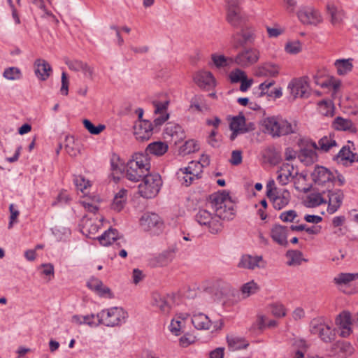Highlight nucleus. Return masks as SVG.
<instances>
[{
  "label": "nucleus",
  "mask_w": 358,
  "mask_h": 358,
  "mask_svg": "<svg viewBox=\"0 0 358 358\" xmlns=\"http://www.w3.org/2000/svg\"><path fill=\"white\" fill-rule=\"evenodd\" d=\"M264 124L266 133L273 138L296 134L299 131V126L296 120H288L278 116L266 117Z\"/></svg>",
  "instance_id": "f257e3e1"
},
{
  "label": "nucleus",
  "mask_w": 358,
  "mask_h": 358,
  "mask_svg": "<svg viewBox=\"0 0 358 358\" xmlns=\"http://www.w3.org/2000/svg\"><path fill=\"white\" fill-rule=\"evenodd\" d=\"M207 207L210 208L216 217L221 220H232L235 215L234 203L229 192L222 191L210 196V201Z\"/></svg>",
  "instance_id": "f03ea898"
},
{
  "label": "nucleus",
  "mask_w": 358,
  "mask_h": 358,
  "mask_svg": "<svg viewBox=\"0 0 358 358\" xmlns=\"http://www.w3.org/2000/svg\"><path fill=\"white\" fill-rule=\"evenodd\" d=\"M150 169L148 156L143 153H135L125 166V176L132 182H138L149 173Z\"/></svg>",
  "instance_id": "7ed1b4c3"
},
{
  "label": "nucleus",
  "mask_w": 358,
  "mask_h": 358,
  "mask_svg": "<svg viewBox=\"0 0 358 358\" xmlns=\"http://www.w3.org/2000/svg\"><path fill=\"white\" fill-rule=\"evenodd\" d=\"M143 181L138 185V192L141 196L146 199L155 197L162 185L161 176L158 173L149 174L143 177Z\"/></svg>",
  "instance_id": "20e7f679"
},
{
  "label": "nucleus",
  "mask_w": 358,
  "mask_h": 358,
  "mask_svg": "<svg viewBox=\"0 0 358 358\" xmlns=\"http://www.w3.org/2000/svg\"><path fill=\"white\" fill-rule=\"evenodd\" d=\"M127 313L120 307H113L103 310L96 314L99 323L107 327H115L124 323Z\"/></svg>",
  "instance_id": "39448f33"
},
{
  "label": "nucleus",
  "mask_w": 358,
  "mask_h": 358,
  "mask_svg": "<svg viewBox=\"0 0 358 358\" xmlns=\"http://www.w3.org/2000/svg\"><path fill=\"white\" fill-rule=\"evenodd\" d=\"M310 332L317 335L322 341L329 343L334 338V334L331 330V322L324 317H317L311 320L309 325Z\"/></svg>",
  "instance_id": "423d86ee"
},
{
  "label": "nucleus",
  "mask_w": 358,
  "mask_h": 358,
  "mask_svg": "<svg viewBox=\"0 0 358 358\" xmlns=\"http://www.w3.org/2000/svg\"><path fill=\"white\" fill-rule=\"evenodd\" d=\"M195 217L201 226L204 227L213 234L219 233L222 229V222L219 220V217H216L212 210L200 209Z\"/></svg>",
  "instance_id": "0eeeda50"
},
{
  "label": "nucleus",
  "mask_w": 358,
  "mask_h": 358,
  "mask_svg": "<svg viewBox=\"0 0 358 358\" xmlns=\"http://www.w3.org/2000/svg\"><path fill=\"white\" fill-rule=\"evenodd\" d=\"M243 0H226L227 21L234 27H238L245 22L241 5Z\"/></svg>",
  "instance_id": "6e6552de"
},
{
  "label": "nucleus",
  "mask_w": 358,
  "mask_h": 358,
  "mask_svg": "<svg viewBox=\"0 0 358 358\" xmlns=\"http://www.w3.org/2000/svg\"><path fill=\"white\" fill-rule=\"evenodd\" d=\"M140 224L145 231L159 234L163 228V221L154 213H145L140 219Z\"/></svg>",
  "instance_id": "1a4fd4ad"
},
{
  "label": "nucleus",
  "mask_w": 358,
  "mask_h": 358,
  "mask_svg": "<svg viewBox=\"0 0 358 358\" xmlns=\"http://www.w3.org/2000/svg\"><path fill=\"white\" fill-rule=\"evenodd\" d=\"M259 51L256 48H248L241 51L234 59V63L241 67H248L259 60Z\"/></svg>",
  "instance_id": "9d476101"
},
{
  "label": "nucleus",
  "mask_w": 358,
  "mask_h": 358,
  "mask_svg": "<svg viewBox=\"0 0 358 358\" xmlns=\"http://www.w3.org/2000/svg\"><path fill=\"white\" fill-rule=\"evenodd\" d=\"M101 245L108 246L114 244L115 247H125L127 245V240L120 236L118 231L113 228H109L101 236L98 237Z\"/></svg>",
  "instance_id": "9b49d317"
},
{
  "label": "nucleus",
  "mask_w": 358,
  "mask_h": 358,
  "mask_svg": "<svg viewBox=\"0 0 358 358\" xmlns=\"http://www.w3.org/2000/svg\"><path fill=\"white\" fill-rule=\"evenodd\" d=\"M299 20L304 24L317 25L322 22L320 11L313 7H305L297 13Z\"/></svg>",
  "instance_id": "f8f14e48"
},
{
  "label": "nucleus",
  "mask_w": 358,
  "mask_h": 358,
  "mask_svg": "<svg viewBox=\"0 0 358 358\" xmlns=\"http://www.w3.org/2000/svg\"><path fill=\"white\" fill-rule=\"evenodd\" d=\"M323 194H327L328 203L327 211L329 214L335 213L342 206L344 199V193L342 189H329L327 192H323Z\"/></svg>",
  "instance_id": "ddd939ff"
},
{
  "label": "nucleus",
  "mask_w": 358,
  "mask_h": 358,
  "mask_svg": "<svg viewBox=\"0 0 358 358\" xmlns=\"http://www.w3.org/2000/svg\"><path fill=\"white\" fill-rule=\"evenodd\" d=\"M308 85L306 78L293 79L288 85V90L293 99L306 97Z\"/></svg>",
  "instance_id": "4468645a"
},
{
  "label": "nucleus",
  "mask_w": 358,
  "mask_h": 358,
  "mask_svg": "<svg viewBox=\"0 0 358 358\" xmlns=\"http://www.w3.org/2000/svg\"><path fill=\"white\" fill-rule=\"evenodd\" d=\"M266 264L262 256L245 255L241 257L238 266L241 268L254 270L257 268H264Z\"/></svg>",
  "instance_id": "2eb2a0df"
},
{
  "label": "nucleus",
  "mask_w": 358,
  "mask_h": 358,
  "mask_svg": "<svg viewBox=\"0 0 358 358\" xmlns=\"http://www.w3.org/2000/svg\"><path fill=\"white\" fill-rule=\"evenodd\" d=\"M255 38V31L252 28L243 29L232 36L231 42L236 48L253 43Z\"/></svg>",
  "instance_id": "dca6fc26"
},
{
  "label": "nucleus",
  "mask_w": 358,
  "mask_h": 358,
  "mask_svg": "<svg viewBox=\"0 0 358 358\" xmlns=\"http://www.w3.org/2000/svg\"><path fill=\"white\" fill-rule=\"evenodd\" d=\"M311 176L315 183L319 185L331 183L335 180L334 173L323 166L316 167L312 173Z\"/></svg>",
  "instance_id": "f3484780"
},
{
  "label": "nucleus",
  "mask_w": 358,
  "mask_h": 358,
  "mask_svg": "<svg viewBox=\"0 0 358 358\" xmlns=\"http://www.w3.org/2000/svg\"><path fill=\"white\" fill-rule=\"evenodd\" d=\"M134 134L137 140L141 141L148 140L152 134L151 122L147 120L136 121L134 126Z\"/></svg>",
  "instance_id": "a211bd4d"
},
{
  "label": "nucleus",
  "mask_w": 358,
  "mask_h": 358,
  "mask_svg": "<svg viewBox=\"0 0 358 358\" xmlns=\"http://www.w3.org/2000/svg\"><path fill=\"white\" fill-rule=\"evenodd\" d=\"M326 10L330 17V22L334 27H340L343 24L345 12L341 8L332 2H328L326 5Z\"/></svg>",
  "instance_id": "6ab92c4d"
},
{
  "label": "nucleus",
  "mask_w": 358,
  "mask_h": 358,
  "mask_svg": "<svg viewBox=\"0 0 358 358\" xmlns=\"http://www.w3.org/2000/svg\"><path fill=\"white\" fill-rule=\"evenodd\" d=\"M34 73L38 80H46L52 73L50 64L43 59H37L34 64Z\"/></svg>",
  "instance_id": "aec40b11"
},
{
  "label": "nucleus",
  "mask_w": 358,
  "mask_h": 358,
  "mask_svg": "<svg viewBox=\"0 0 358 358\" xmlns=\"http://www.w3.org/2000/svg\"><path fill=\"white\" fill-rule=\"evenodd\" d=\"M194 83L201 88H210L215 85V80L210 71H199L194 76Z\"/></svg>",
  "instance_id": "412c9836"
},
{
  "label": "nucleus",
  "mask_w": 358,
  "mask_h": 358,
  "mask_svg": "<svg viewBox=\"0 0 358 358\" xmlns=\"http://www.w3.org/2000/svg\"><path fill=\"white\" fill-rule=\"evenodd\" d=\"M65 63L71 70L74 71H81L86 78H90V80L93 79L94 69L87 63L80 60L69 59H66Z\"/></svg>",
  "instance_id": "4be33fe9"
},
{
  "label": "nucleus",
  "mask_w": 358,
  "mask_h": 358,
  "mask_svg": "<svg viewBox=\"0 0 358 358\" xmlns=\"http://www.w3.org/2000/svg\"><path fill=\"white\" fill-rule=\"evenodd\" d=\"M287 231V227L275 224L271 229L270 236L275 243L282 246H287L288 244Z\"/></svg>",
  "instance_id": "5701e85b"
},
{
  "label": "nucleus",
  "mask_w": 358,
  "mask_h": 358,
  "mask_svg": "<svg viewBox=\"0 0 358 358\" xmlns=\"http://www.w3.org/2000/svg\"><path fill=\"white\" fill-rule=\"evenodd\" d=\"M169 103V101H165L164 102L157 101H153L155 113L156 115H158L154 120V123L156 126L162 125L169 119V115L166 113Z\"/></svg>",
  "instance_id": "b1692460"
},
{
  "label": "nucleus",
  "mask_w": 358,
  "mask_h": 358,
  "mask_svg": "<svg viewBox=\"0 0 358 358\" xmlns=\"http://www.w3.org/2000/svg\"><path fill=\"white\" fill-rule=\"evenodd\" d=\"M152 305L157 308L163 314H167L171 310V298L162 295L158 292H155L152 296Z\"/></svg>",
  "instance_id": "393cba45"
},
{
  "label": "nucleus",
  "mask_w": 358,
  "mask_h": 358,
  "mask_svg": "<svg viewBox=\"0 0 358 358\" xmlns=\"http://www.w3.org/2000/svg\"><path fill=\"white\" fill-rule=\"evenodd\" d=\"M279 70L277 64L266 62L257 68L255 75L259 77H276L279 74Z\"/></svg>",
  "instance_id": "a878e982"
},
{
  "label": "nucleus",
  "mask_w": 358,
  "mask_h": 358,
  "mask_svg": "<svg viewBox=\"0 0 358 358\" xmlns=\"http://www.w3.org/2000/svg\"><path fill=\"white\" fill-rule=\"evenodd\" d=\"M230 129L233 131L230 136L231 141L236 138L238 134L247 132L248 130L245 127V117L243 115H238L233 117L230 123Z\"/></svg>",
  "instance_id": "bb28decb"
},
{
  "label": "nucleus",
  "mask_w": 358,
  "mask_h": 358,
  "mask_svg": "<svg viewBox=\"0 0 358 358\" xmlns=\"http://www.w3.org/2000/svg\"><path fill=\"white\" fill-rule=\"evenodd\" d=\"M310 145L313 148L320 150L325 152H329L333 147L337 146L336 141L331 135L323 136L318 141V144L311 141Z\"/></svg>",
  "instance_id": "cd10ccee"
},
{
  "label": "nucleus",
  "mask_w": 358,
  "mask_h": 358,
  "mask_svg": "<svg viewBox=\"0 0 358 358\" xmlns=\"http://www.w3.org/2000/svg\"><path fill=\"white\" fill-rule=\"evenodd\" d=\"M294 171V166L289 164H283L278 171L277 180L282 185H285L288 183L289 180L292 178Z\"/></svg>",
  "instance_id": "c85d7f7f"
},
{
  "label": "nucleus",
  "mask_w": 358,
  "mask_h": 358,
  "mask_svg": "<svg viewBox=\"0 0 358 358\" xmlns=\"http://www.w3.org/2000/svg\"><path fill=\"white\" fill-rule=\"evenodd\" d=\"M332 349L336 354L342 358H346L354 352L352 345L350 343L345 341L336 342L333 345Z\"/></svg>",
  "instance_id": "c756f323"
},
{
  "label": "nucleus",
  "mask_w": 358,
  "mask_h": 358,
  "mask_svg": "<svg viewBox=\"0 0 358 358\" xmlns=\"http://www.w3.org/2000/svg\"><path fill=\"white\" fill-rule=\"evenodd\" d=\"M227 341L228 348L231 351L245 349L249 345L248 341L244 338L234 335L227 336Z\"/></svg>",
  "instance_id": "7c9ffc66"
},
{
  "label": "nucleus",
  "mask_w": 358,
  "mask_h": 358,
  "mask_svg": "<svg viewBox=\"0 0 358 358\" xmlns=\"http://www.w3.org/2000/svg\"><path fill=\"white\" fill-rule=\"evenodd\" d=\"M353 59H338L334 62V66L339 76H345L351 72L353 69Z\"/></svg>",
  "instance_id": "2f4dec72"
},
{
  "label": "nucleus",
  "mask_w": 358,
  "mask_h": 358,
  "mask_svg": "<svg viewBox=\"0 0 358 358\" xmlns=\"http://www.w3.org/2000/svg\"><path fill=\"white\" fill-rule=\"evenodd\" d=\"M192 322L197 329L208 330L212 326V322L208 317L203 313L194 315Z\"/></svg>",
  "instance_id": "473e14b6"
},
{
  "label": "nucleus",
  "mask_w": 358,
  "mask_h": 358,
  "mask_svg": "<svg viewBox=\"0 0 358 358\" xmlns=\"http://www.w3.org/2000/svg\"><path fill=\"white\" fill-rule=\"evenodd\" d=\"M273 201V207L275 209L280 210L285 206H286L289 202L290 194L289 192L287 190H284L282 193L278 194L277 192L270 198Z\"/></svg>",
  "instance_id": "72a5a7b5"
},
{
  "label": "nucleus",
  "mask_w": 358,
  "mask_h": 358,
  "mask_svg": "<svg viewBox=\"0 0 358 358\" xmlns=\"http://www.w3.org/2000/svg\"><path fill=\"white\" fill-rule=\"evenodd\" d=\"M304 202L306 206L308 208H314L321 204L327 203V201L322 193L311 192L307 195Z\"/></svg>",
  "instance_id": "f704fd0d"
},
{
  "label": "nucleus",
  "mask_w": 358,
  "mask_h": 358,
  "mask_svg": "<svg viewBox=\"0 0 358 358\" xmlns=\"http://www.w3.org/2000/svg\"><path fill=\"white\" fill-rule=\"evenodd\" d=\"M178 248L176 245L167 248L163 251L157 257V262L161 266H165L169 264L174 259Z\"/></svg>",
  "instance_id": "c9c22d12"
},
{
  "label": "nucleus",
  "mask_w": 358,
  "mask_h": 358,
  "mask_svg": "<svg viewBox=\"0 0 358 358\" xmlns=\"http://www.w3.org/2000/svg\"><path fill=\"white\" fill-rule=\"evenodd\" d=\"M286 257L287 259V264L289 266H299L303 262H307L299 250H288L286 252Z\"/></svg>",
  "instance_id": "e433bc0d"
},
{
  "label": "nucleus",
  "mask_w": 358,
  "mask_h": 358,
  "mask_svg": "<svg viewBox=\"0 0 358 358\" xmlns=\"http://www.w3.org/2000/svg\"><path fill=\"white\" fill-rule=\"evenodd\" d=\"M168 148V145L166 143L156 141L148 145L146 152L156 156H162L167 152Z\"/></svg>",
  "instance_id": "4c0bfd02"
},
{
  "label": "nucleus",
  "mask_w": 358,
  "mask_h": 358,
  "mask_svg": "<svg viewBox=\"0 0 358 358\" xmlns=\"http://www.w3.org/2000/svg\"><path fill=\"white\" fill-rule=\"evenodd\" d=\"M316 149L302 148L298 155L299 159L306 164H313L317 159Z\"/></svg>",
  "instance_id": "58836bf2"
},
{
  "label": "nucleus",
  "mask_w": 358,
  "mask_h": 358,
  "mask_svg": "<svg viewBox=\"0 0 358 358\" xmlns=\"http://www.w3.org/2000/svg\"><path fill=\"white\" fill-rule=\"evenodd\" d=\"M127 191L124 189H121L115 195L112 203V208L117 212L120 211L125 204L127 201Z\"/></svg>",
  "instance_id": "ea45409f"
},
{
  "label": "nucleus",
  "mask_w": 358,
  "mask_h": 358,
  "mask_svg": "<svg viewBox=\"0 0 358 358\" xmlns=\"http://www.w3.org/2000/svg\"><path fill=\"white\" fill-rule=\"evenodd\" d=\"M357 278L358 273H341L334 278V282L338 285H346Z\"/></svg>",
  "instance_id": "a19ab883"
},
{
  "label": "nucleus",
  "mask_w": 358,
  "mask_h": 358,
  "mask_svg": "<svg viewBox=\"0 0 358 358\" xmlns=\"http://www.w3.org/2000/svg\"><path fill=\"white\" fill-rule=\"evenodd\" d=\"M65 150L71 157H76L80 152L79 145L76 143L73 136L66 137Z\"/></svg>",
  "instance_id": "79ce46f5"
},
{
  "label": "nucleus",
  "mask_w": 358,
  "mask_h": 358,
  "mask_svg": "<svg viewBox=\"0 0 358 358\" xmlns=\"http://www.w3.org/2000/svg\"><path fill=\"white\" fill-rule=\"evenodd\" d=\"M318 110L324 116L332 117L334 114V106L331 101L323 100L320 101Z\"/></svg>",
  "instance_id": "37998d69"
},
{
  "label": "nucleus",
  "mask_w": 358,
  "mask_h": 358,
  "mask_svg": "<svg viewBox=\"0 0 358 358\" xmlns=\"http://www.w3.org/2000/svg\"><path fill=\"white\" fill-rule=\"evenodd\" d=\"M338 158L341 159V161H347L350 163L358 161V155L356 153H353L349 148L345 146L340 150L337 155Z\"/></svg>",
  "instance_id": "c03bdc74"
},
{
  "label": "nucleus",
  "mask_w": 358,
  "mask_h": 358,
  "mask_svg": "<svg viewBox=\"0 0 358 358\" xmlns=\"http://www.w3.org/2000/svg\"><path fill=\"white\" fill-rule=\"evenodd\" d=\"M259 289L258 285L253 280H251L242 285L241 291L243 296V298L249 297L250 296L255 294Z\"/></svg>",
  "instance_id": "a18cd8bd"
},
{
  "label": "nucleus",
  "mask_w": 358,
  "mask_h": 358,
  "mask_svg": "<svg viewBox=\"0 0 358 358\" xmlns=\"http://www.w3.org/2000/svg\"><path fill=\"white\" fill-rule=\"evenodd\" d=\"M334 126L335 129L338 130L343 131H353L354 126L352 122L348 120L341 117H336L334 121Z\"/></svg>",
  "instance_id": "49530a36"
},
{
  "label": "nucleus",
  "mask_w": 358,
  "mask_h": 358,
  "mask_svg": "<svg viewBox=\"0 0 358 358\" xmlns=\"http://www.w3.org/2000/svg\"><path fill=\"white\" fill-rule=\"evenodd\" d=\"M211 59L214 64L217 68L224 67L234 62V59L233 58L226 57L222 55H219L217 54H213L211 55Z\"/></svg>",
  "instance_id": "de8ad7c7"
},
{
  "label": "nucleus",
  "mask_w": 358,
  "mask_h": 358,
  "mask_svg": "<svg viewBox=\"0 0 358 358\" xmlns=\"http://www.w3.org/2000/svg\"><path fill=\"white\" fill-rule=\"evenodd\" d=\"M203 98L202 96L196 95L190 101L189 110L192 112H203V109H206L205 105L203 104Z\"/></svg>",
  "instance_id": "09e8293b"
},
{
  "label": "nucleus",
  "mask_w": 358,
  "mask_h": 358,
  "mask_svg": "<svg viewBox=\"0 0 358 358\" xmlns=\"http://www.w3.org/2000/svg\"><path fill=\"white\" fill-rule=\"evenodd\" d=\"M166 130L173 138L176 137V143L182 141L185 138V133L182 127L179 125L171 126L170 127H167Z\"/></svg>",
  "instance_id": "8fccbe9b"
},
{
  "label": "nucleus",
  "mask_w": 358,
  "mask_h": 358,
  "mask_svg": "<svg viewBox=\"0 0 358 358\" xmlns=\"http://www.w3.org/2000/svg\"><path fill=\"white\" fill-rule=\"evenodd\" d=\"M336 324L341 329L349 328L352 324L350 314L348 312H343L336 318Z\"/></svg>",
  "instance_id": "3c124183"
},
{
  "label": "nucleus",
  "mask_w": 358,
  "mask_h": 358,
  "mask_svg": "<svg viewBox=\"0 0 358 358\" xmlns=\"http://www.w3.org/2000/svg\"><path fill=\"white\" fill-rule=\"evenodd\" d=\"M3 76L7 80H15L20 79L22 74L18 68L10 67L5 69Z\"/></svg>",
  "instance_id": "603ef678"
},
{
  "label": "nucleus",
  "mask_w": 358,
  "mask_h": 358,
  "mask_svg": "<svg viewBox=\"0 0 358 358\" xmlns=\"http://www.w3.org/2000/svg\"><path fill=\"white\" fill-rule=\"evenodd\" d=\"M110 165L113 171L116 173H122L125 170V166L122 162L120 158L117 155H113L110 159Z\"/></svg>",
  "instance_id": "864d4df0"
},
{
  "label": "nucleus",
  "mask_w": 358,
  "mask_h": 358,
  "mask_svg": "<svg viewBox=\"0 0 358 358\" xmlns=\"http://www.w3.org/2000/svg\"><path fill=\"white\" fill-rule=\"evenodd\" d=\"M189 171H185V168L180 169L177 173L178 178H180L182 184H185L186 186L191 185L193 180L196 178L193 176V175L189 174Z\"/></svg>",
  "instance_id": "5fc2aeb1"
},
{
  "label": "nucleus",
  "mask_w": 358,
  "mask_h": 358,
  "mask_svg": "<svg viewBox=\"0 0 358 358\" xmlns=\"http://www.w3.org/2000/svg\"><path fill=\"white\" fill-rule=\"evenodd\" d=\"M185 171H189V174L195 176L196 178H199V175L202 172V165L200 162H191L187 167H185Z\"/></svg>",
  "instance_id": "6e6d98bb"
},
{
  "label": "nucleus",
  "mask_w": 358,
  "mask_h": 358,
  "mask_svg": "<svg viewBox=\"0 0 358 358\" xmlns=\"http://www.w3.org/2000/svg\"><path fill=\"white\" fill-rule=\"evenodd\" d=\"M83 124L86 129L88 131L94 135L99 134L101 131H103L105 129V125L99 124L98 126H94L89 120H84Z\"/></svg>",
  "instance_id": "4d7b16f0"
},
{
  "label": "nucleus",
  "mask_w": 358,
  "mask_h": 358,
  "mask_svg": "<svg viewBox=\"0 0 358 358\" xmlns=\"http://www.w3.org/2000/svg\"><path fill=\"white\" fill-rule=\"evenodd\" d=\"M280 219L285 222H299L297 213L294 210H286L280 213Z\"/></svg>",
  "instance_id": "13d9d810"
},
{
  "label": "nucleus",
  "mask_w": 358,
  "mask_h": 358,
  "mask_svg": "<svg viewBox=\"0 0 358 358\" xmlns=\"http://www.w3.org/2000/svg\"><path fill=\"white\" fill-rule=\"evenodd\" d=\"M269 308L271 314L275 317H281L286 315V309L282 304L273 303Z\"/></svg>",
  "instance_id": "bf43d9fd"
},
{
  "label": "nucleus",
  "mask_w": 358,
  "mask_h": 358,
  "mask_svg": "<svg viewBox=\"0 0 358 358\" xmlns=\"http://www.w3.org/2000/svg\"><path fill=\"white\" fill-rule=\"evenodd\" d=\"M74 183L77 189L82 192H84V191L90 186V181L86 180L82 176H76L74 178Z\"/></svg>",
  "instance_id": "052dcab7"
},
{
  "label": "nucleus",
  "mask_w": 358,
  "mask_h": 358,
  "mask_svg": "<svg viewBox=\"0 0 358 358\" xmlns=\"http://www.w3.org/2000/svg\"><path fill=\"white\" fill-rule=\"evenodd\" d=\"M246 76L245 72L239 69L232 71L229 74L230 80L233 83L241 82Z\"/></svg>",
  "instance_id": "680f3d73"
},
{
  "label": "nucleus",
  "mask_w": 358,
  "mask_h": 358,
  "mask_svg": "<svg viewBox=\"0 0 358 358\" xmlns=\"http://www.w3.org/2000/svg\"><path fill=\"white\" fill-rule=\"evenodd\" d=\"M182 327L181 320L173 318L169 325V330L173 334L178 336L181 333Z\"/></svg>",
  "instance_id": "e2e57ef3"
},
{
  "label": "nucleus",
  "mask_w": 358,
  "mask_h": 358,
  "mask_svg": "<svg viewBox=\"0 0 358 358\" xmlns=\"http://www.w3.org/2000/svg\"><path fill=\"white\" fill-rule=\"evenodd\" d=\"M275 84L274 80H266L265 82L261 83L259 86V89L260 92V96L267 94L269 96H272V92H269V88L272 87Z\"/></svg>",
  "instance_id": "0e129e2a"
},
{
  "label": "nucleus",
  "mask_w": 358,
  "mask_h": 358,
  "mask_svg": "<svg viewBox=\"0 0 358 358\" xmlns=\"http://www.w3.org/2000/svg\"><path fill=\"white\" fill-rule=\"evenodd\" d=\"M71 201V197L66 191H62L57 196L55 201L52 202V206L66 204Z\"/></svg>",
  "instance_id": "69168bd1"
},
{
  "label": "nucleus",
  "mask_w": 358,
  "mask_h": 358,
  "mask_svg": "<svg viewBox=\"0 0 358 358\" xmlns=\"http://www.w3.org/2000/svg\"><path fill=\"white\" fill-rule=\"evenodd\" d=\"M99 228V225L92 220H87L84 224L83 229L88 236L95 234Z\"/></svg>",
  "instance_id": "338daca9"
},
{
  "label": "nucleus",
  "mask_w": 358,
  "mask_h": 358,
  "mask_svg": "<svg viewBox=\"0 0 358 358\" xmlns=\"http://www.w3.org/2000/svg\"><path fill=\"white\" fill-rule=\"evenodd\" d=\"M285 50L289 54H297L301 50V45L299 41L287 43L285 45Z\"/></svg>",
  "instance_id": "774afa93"
}]
</instances>
